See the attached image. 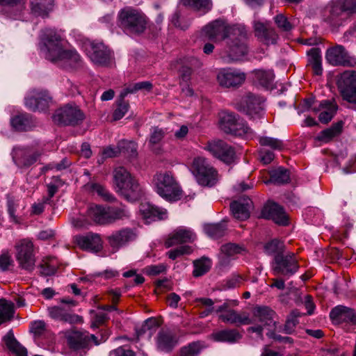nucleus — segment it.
<instances>
[{"label":"nucleus","mask_w":356,"mask_h":356,"mask_svg":"<svg viewBox=\"0 0 356 356\" xmlns=\"http://www.w3.org/2000/svg\"><path fill=\"white\" fill-rule=\"evenodd\" d=\"M110 356H136V354L132 350L120 346L113 350Z\"/></svg>","instance_id":"nucleus-64"},{"label":"nucleus","mask_w":356,"mask_h":356,"mask_svg":"<svg viewBox=\"0 0 356 356\" xmlns=\"http://www.w3.org/2000/svg\"><path fill=\"white\" fill-rule=\"evenodd\" d=\"M241 118L234 113L222 112L220 114L219 126L225 133L230 134L233 127Z\"/></svg>","instance_id":"nucleus-33"},{"label":"nucleus","mask_w":356,"mask_h":356,"mask_svg":"<svg viewBox=\"0 0 356 356\" xmlns=\"http://www.w3.org/2000/svg\"><path fill=\"white\" fill-rule=\"evenodd\" d=\"M251 205V200L246 197L232 202L230 204V209L235 218L245 220L250 217Z\"/></svg>","instance_id":"nucleus-30"},{"label":"nucleus","mask_w":356,"mask_h":356,"mask_svg":"<svg viewBox=\"0 0 356 356\" xmlns=\"http://www.w3.org/2000/svg\"><path fill=\"white\" fill-rule=\"evenodd\" d=\"M67 342L71 349L77 350L89 347L92 343L99 345L97 337L88 332L70 330L65 333Z\"/></svg>","instance_id":"nucleus-16"},{"label":"nucleus","mask_w":356,"mask_h":356,"mask_svg":"<svg viewBox=\"0 0 356 356\" xmlns=\"http://www.w3.org/2000/svg\"><path fill=\"white\" fill-rule=\"evenodd\" d=\"M78 246L83 250L91 252H99L102 248V240L97 234L89 233L78 236L76 239Z\"/></svg>","instance_id":"nucleus-26"},{"label":"nucleus","mask_w":356,"mask_h":356,"mask_svg":"<svg viewBox=\"0 0 356 356\" xmlns=\"http://www.w3.org/2000/svg\"><path fill=\"white\" fill-rule=\"evenodd\" d=\"M165 265L160 264L158 265H150L146 266L144 269V272L147 275L155 276L165 272Z\"/></svg>","instance_id":"nucleus-63"},{"label":"nucleus","mask_w":356,"mask_h":356,"mask_svg":"<svg viewBox=\"0 0 356 356\" xmlns=\"http://www.w3.org/2000/svg\"><path fill=\"white\" fill-rule=\"evenodd\" d=\"M326 10L329 11L331 18L341 14L353 15L356 13V1H331Z\"/></svg>","instance_id":"nucleus-28"},{"label":"nucleus","mask_w":356,"mask_h":356,"mask_svg":"<svg viewBox=\"0 0 356 356\" xmlns=\"http://www.w3.org/2000/svg\"><path fill=\"white\" fill-rule=\"evenodd\" d=\"M259 143L262 147H268L275 150H281L284 147L282 140L271 137H261Z\"/></svg>","instance_id":"nucleus-55"},{"label":"nucleus","mask_w":356,"mask_h":356,"mask_svg":"<svg viewBox=\"0 0 356 356\" xmlns=\"http://www.w3.org/2000/svg\"><path fill=\"white\" fill-rule=\"evenodd\" d=\"M337 86L343 99L356 107V72L346 71L342 73Z\"/></svg>","instance_id":"nucleus-12"},{"label":"nucleus","mask_w":356,"mask_h":356,"mask_svg":"<svg viewBox=\"0 0 356 356\" xmlns=\"http://www.w3.org/2000/svg\"><path fill=\"white\" fill-rule=\"evenodd\" d=\"M140 211L146 218H157L159 220H163L167 218V211L165 209L152 204L141 205Z\"/></svg>","instance_id":"nucleus-40"},{"label":"nucleus","mask_w":356,"mask_h":356,"mask_svg":"<svg viewBox=\"0 0 356 356\" xmlns=\"http://www.w3.org/2000/svg\"><path fill=\"white\" fill-rule=\"evenodd\" d=\"M205 35L213 41L223 40L237 33L242 38L246 34V29L241 24L229 26L225 20L216 19L204 28Z\"/></svg>","instance_id":"nucleus-7"},{"label":"nucleus","mask_w":356,"mask_h":356,"mask_svg":"<svg viewBox=\"0 0 356 356\" xmlns=\"http://www.w3.org/2000/svg\"><path fill=\"white\" fill-rule=\"evenodd\" d=\"M113 177L114 188L119 195L129 201H135L141 196L138 181L125 168H116Z\"/></svg>","instance_id":"nucleus-3"},{"label":"nucleus","mask_w":356,"mask_h":356,"mask_svg":"<svg viewBox=\"0 0 356 356\" xmlns=\"http://www.w3.org/2000/svg\"><path fill=\"white\" fill-rule=\"evenodd\" d=\"M51 101V97L46 91L33 90L25 98L26 107L33 111H44Z\"/></svg>","instance_id":"nucleus-22"},{"label":"nucleus","mask_w":356,"mask_h":356,"mask_svg":"<svg viewBox=\"0 0 356 356\" xmlns=\"http://www.w3.org/2000/svg\"><path fill=\"white\" fill-rule=\"evenodd\" d=\"M120 97L121 99L119 101L117 108L113 111V118L114 120H118L122 118L127 113L129 108L128 102L124 101V98L121 96Z\"/></svg>","instance_id":"nucleus-58"},{"label":"nucleus","mask_w":356,"mask_h":356,"mask_svg":"<svg viewBox=\"0 0 356 356\" xmlns=\"http://www.w3.org/2000/svg\"><path fill=\"white\" fill-rule=\"evenodd\" d=\"M54 4L51 1H32L31 10L38 16L46 17L53 10Z\"/></svg>","instance_id":"nucleus-48"},{"label":"nucleus","mask_w":356,"mask_h":356,"mask_svg":"<svg viewBox=\"0 0 356 356\" xmlns=\"http://www.w3.org/2000/svg\"><path fill=\"white\" fill-rule=\"evenodd\" d=\"M192 251L191 247L188 245H181L175 249L170 250L168 252L167 254L170 259L175 260L181 255L191 254Z\"/></svg>","instance_id":"nucleus-59"},{"label":"nucleus","mask_w":356,"mask_h":356,"mask_svg":"<svg viewBox=\"0 0 356 356\" xmlns=\"http://www.w3.org/2000/svg\"><path fill=\"white\" fill-rule=\"evenodd\" d=\"M88 213L95 222L100 225L110 224L115 220H122L129 216L128 211L124 206L105 208L99 205H94L89 208Z\"/></svg>","instance_id":"nucleus-9"},{"label":"nucleus","mask_w":356,"mask_h":356,"mask_svg":"<svg viewBox=\"0 0 356 356\" xmlns=\"http://www.w3.org/2000/svg\"><path fill=\"white\" fill-rule=\"evenodd\" d=\"M233 129L234 131L230 133L233 136L243 137L246 139L252 138L254 136L253 130L241 119L238 121Z\"/></svg>","instance_id":"nucleus-46"},{"label":"nucleus","mask_w":356,"mask_h":356,"mask_svg":"<svg viewBox=\"0 0 356 356\" xmlns=\"http://www.w3.org/2000/svg\"><path fill=\"white\" fill-rule=\"evenodd\" d=\"M265 249L268 254L275 256L278 254H283L284 245L282 241L274 239L266 244Z\"/></svg>","instance_id":"nucleus-57"},{"label":"nucleus","mask_w":356,"mask_h":356,"mask_svg":"<svg viewBox=\"0 0 356 356\" xmlns=\"http://www.w3.org/2000/svg\"><path fill=\"white\" fill-rule=\"evenodd\" d=\"M262 218L272 220L276 224L286 225L289 222V218L284 211V209L273 202H268L263 207L261 213Z\"/></svg>","instance_id":"nucleus-20"},{"label":"nucleus","mask_w":356,"mask_h":356,"mask_svg":"<svg viewBox=\"0 0 356 356\" xmlns=\"http://www.w3.org/2000/svg\"><path fill=\"white\" fill-rule=\"evenodd\" d=\"M194 270L193 275L195 277L202 276L207 273L211 268V261L208 259H202L194 262Z\"/></svg>","instance_id":"nucleus-53"},{"label":"nucleus","mask_w":356,"mask_h":356,"mask_svg":"<svg viewBox=\"0 0 356 356\" xmlns=\"http://www.w3.org/2000/svg\"><path fill=\"white\" fill-rule=\"evenodd\" d=\"M262 180L265 184H283L289 180V172L287 170L279 167L268 172H264Z\"/></svg>","instance_id":"nucleus-31"},{"label":"nucleus","mask_w":356,"mask_h":356,"mask_svg":"<svg viewBox=\"0 0 356 356\" xmlns=\"http://www.w3.org/2000/svg\"><path fill=\"white\" fill-rule=\"evenodd\" d=\"M17 259L22 268L31 270L35 265L33 243L27 239L21 240L15 245Z\"/></svg>","instance_id":"nucleus-17"},{"label":"nucleus","mask_w":356,"mask_h":356,"mask_svg":"<svg viewBox=\"0 0 356 356\" xmlns=\"http://www.w3.org/2000/svg\"><path fill=\"white\" fill-rule=\"evenodd\" d=\"M273 270L276 275H286L289 272L288 254H278L275 256Z\"/></svg>","instance_id":"nucleus-39"},{"label":"nucleus","mask_w":356,"mask_h":356,"mask_svg":"<svg viewBox=\"0 0 356 356\" xmlns=\"http://www.w3.org/2000/svg\"><path fill=\"white\" fill-rule=\"evenodd\" d=\"M293 293V300L298 305H304L305 307L307 309V314L312 315L314 313L315 305L312 300V297L306 295L302 298L299 290L295 287L291 286V293Z\"/></svg>","instance_id":"nucleus-38"},{"label":"nucleus","mask_w":356,"mask_h":356,"mask_svg":"<svg viewBox=\"0 0 356 356\" xmlns=\"http://www.w3.org/2000/svg\"><path fill=\"white\" fill-rule=\"evenodd\" d=\"M330 316L333 320L356 325V312L353 309L342 305H338L333 308L330 313Z\"/></svg>","instance_id":"nucleus-32"},{"label":"nucleus","mask_w":356,"mask_h":356,"mask_svg":"<svg viewBox=\"0 0 356 356\" xmlns=\"http://www.w3.org/2000/svg\"><path fill=\"white\" fill-rule=\"evenodd\" d=\"M204 149L227 165L234 163L236 159L235 148L222 140L209 141Z\"/></svg>","instance_id":"nucleus-11"},{"label":"nucleus","mask_w":356,"mask_h":356,"mask_svg":"<svg viewBox=\"0 0 356 356\" xmlns=\"http://www.w3.org/2000/svg\"><path fill=\"white\" fill-rule=\"evenodd\" d=\"M216 80L218 85L223 88L236 89L245 83L246 74L237 68H222L218 72Z\"/></svg>","instance_id":"nucleus-10"},{"label":"nucleus","mask_w":356,"mask_h":356,"mask_svg":"<svg viewBox=\"0 0 356 356\" xmlns=\"http://www.w3.org/2000/svg\"><path fill=\"white\" fill-rule=\"evenodd\" d=\"M11 124L17 131H27L31 128L32 122L28 114L23 113L14 116L11 119Z\"/></svg>","instance_id":"nucleus-43"},{"label":"nucleus","mask_w":356,"mask_h":356,"mask_svg":"<svg viewBox=\"0 0 356 356\" xmlns=\"http://www.w3.org/2000/svg\"><path fill=\"white\" fill-rule=\"evenodd\" d=\"M76 305V302L68 298L60 299L59 305L49 307L48 314L54 320L70 324H79L83 323L81 316L73 312V307Z\"/></svg>","instance_id":"nucleus-8"},{"label":"nucleus","mask_w":356,"mask_h":356,"mask_svg":"<svg viewBox=\"0 0 356 356\" xmlns=\"http://www.w3.org/2000/svg\"><path fill=\"white\" fill-rule=\"evenodd\" d=\"M204 348L202 342L194 341L182 347L175 356H197Z\"/></svg>","instance_id":"nucleus-45"},{"label":"nucleus","mask_w":356,"mask_h":356,"mask_svg":"<svg viewBox=\"0 0 356 356\" xmlns=\"http://www.w3.org/2000/svg\"><path fill=\"white\" fill-rule=\"evenodd\" d=\"M213 338L216 341L234 343L241 338L236 330H224L213 334Z\"/></svg>","instance_id":"nucleus-41"},{"label":"nucleus","mask_w":356,"mask_h":356,"mask_svg":"<svg viewBox=\"0 0 356 356\" xmlns=\"http://www.w3.org/2000/svg\"><path fill=\"white\" fill-rule=\"evenodd\" d=\"M86 51L91 61L97 65L106 66L111 60L110 49L102 42H90Z\"/></svg>","instance_id":"nucleus-18"},{"label":"nucleus","mask_w":356,"mask_h":356,"mask_svg":"<svg viewBox=\"0 0 356 356\" xmlns=\"http://www.w3.org/2000/svg\"><path fill=\"white\" fill-rule=\"evenodd\" d=\"M171 24L181 30H186L191 24L189 19H186L180 11H177L171 18Z\"/></svg>","instance_id":"nucleus-52"},{"label":"nucleus","mask_w":356,"mask_h":356,"mask_svg":"<svg viewBox=\"0 0 356 356\" xmlns=\"http://www.w3.org/2000/svg\"><path fill=\"white\" fill-rule=\"evenodd\" d=\"M45 48V58L58 67L65 70H75L82 66V60L73 48L66 46L64 39L56 31L45 29L42 35Z\"/></svg>","instance_id":"nucleus-2"},{"label":"nucleus","mask_w":356,"mask_h":356,"mask_svg":"<svg viewBox=\"0 0 356 356\" xmlns=\"http://www.w3.org/2000/svg\"><path fill=\"white\" fill-rule=\"evenodd\" d=\"M264 99L259 96L252 93L248 94L243 100L242 109L250 118L255 119L260 118L262 112V103Z\"/></svg>","instance_id":"nucleus-25"},{"label":"nucleus","mask_w":356,"mask_h":356,"mask_svg":"<svg viewBox=\"0 0 356 356\" xmlns=\"http://www.w3.org/2000/svg\"><path fill=\"white\" fill-rule=\"evenodd\" d=\"M176 335L168 330H160L156 338L157 348L163 352L171 351L177 343Z\"/></svg>","instance_id":"nucleus-29"},{"label":"nucleus","mask_w":356,"mask_h":356,"mask_svg":"<svg viewBox=\"0 0 356 356\" xmlns=\"http://www.w3.org/2000/svg\"><path fill=\"white\" fill-rule=\"evenodd\" d=\"M15 314V304L6 299H0V325L11 321Z\"/></svg>","instance_id":"nucleus-34"},{"label":"nucleus","mask_w":356,"mask_h":356,"mask_svg":"<svg viewBox=\"0 0 356 356\" xmlns=\"http://www.w3.org/2000/svg\"><path fill=\"white\" fill-rule=\"evenodd\" d=\"M254 31L255 36L260 42L268 45L276 43L278 35L270 22H254Z\"/></svg>","instance_id":"nucleus-23"},{"label":"nucleus","mask_w":356,"mask_h":356,"mask_svg":"<svg viewBox=\"0 0 356 356\" xmlns=\"http://www.w3.org/2000/svg\"><path fill=\"white\" fill-rule=\"evenodd\" d=\"M343 127V122H338L334 124L332 127L322 131L318 136V139L321 141L327 143L333 138L339 135L341 132Z\"/></svg>","instance_id":"nucleus-42"},{"label":"nucleus","mask_w":356,"mask_h":356,"mask_svg":"<svg viewBox=\"0 0 356 356\" xmlns=\"http://www.w3.org/2000/svg\"><path fill=\"white\" fill-rule=\"evenodd\" d=\"M6 347L15 356H27V350L14 337L13 333H8L3 338Z\"/></svg>","instance_id":"nucleus-37"},{"label":"nucleus","mask_w":356,"mask_h":356,"mask_svg":"<svg viewBox=\"0 0 356 356\" xmlns=\"http://www.w3.org/2000/svg\"><path fill=\"white\" fill-rule=\"evenodd\" d=\"M135 234L131 229L126 228L113 232L107 237V241L113 250H118L128 242L133 241Z\"/></svg>","instance_id":"nucleus-27"},{"label":"nucleus","mask_w":356,"mask_h":356,"mask_svg":"<svg viewBox=\"0 0 356 356\" xmlns=\"http://www.w3.org/2000/svg\"><path fill=\"white\" fill-rule=\"evenodd\" d=\"M246 280V277L239 274H233L226 281V286L229 289L236 288L241 286L243 282Z\"/></svg>","instance_id":"nucleus-61"},{"label":"nucleus","mask_w":356,"mask_h":356,"mask_svg":"<svg viewBox=\"0 0 356 356\" xmlns=\"http://www.w3.org/2000/svg\"><path fill=\"white\" fill-rule=\"evenodd\" d=\"M237 305V301L225 302L216 309L220 313L219 319L225 323L236 326L254 324L248 328V332H256L263 339V330L266 328L267 336L278 341H288L287 337H282L277 334L280 332V327L273 321L274 312L267 307H257L253 312V316L250 318L245 312H238L234 309Z\"/></svg>","instance_id":"nucleus-1"},{"label":"nucleus","mask_w":356,"mask_h":356,"mask_svg":"<svg viewBox=\"0 0 356 356\" xmlns=\"http://www.w3.org/2000/svg\"><path fill=\"white\" fill-rule=\"evenodd\" d=\"M152 88V84L149 81H142L135 83L134 86H130L125 88L124 92H122L120 96L122 98L129 94L134 93L138 90H144L147 91H149Z\"/></svg>","instance_id":"nucleus-56"},{"label":"nucleus","mask_w":356,"mask_h":356,"mask_svg":"<svg viewBox=\"0 0 356 356\" xmlns=\"http://www.w3.org/2000/svg\"><path fill=\"white\" fill-rule=\"evenodd\" d=\"M8 211L13 222L19 223L21 220L16 214L17 209L19 207V200L13 195H8Z\"/></svg>","instance_id":"nucleus-51"},{"label":"nucleus","mask_w":356,"mask_h":356,"mask_svg":"<svg viewBox=\"0 0 356 356\" xmlns=\"http://www.w3.org/2000/svg\"><path fill=\"white\" fill-rule=\"evenodd\" d=\"M205 233L211 238H218L223 236L227 230L225 222L206 225L204 227Z\"/></svg>","instance_id":"nucleus-47"},{"label":"nucleus","mask_w":356,"mask_h":356,"mask_svg":"<svg viewBox=\"0 0 356 356\" xmlns=\"http://www.w3.org/2000/svg\"><path fill=\"white\" fill-rule=\"evenodd\" d=\"M137 147V144L133 141L122 140L119 143L120 152L127 154L131 158L136 157Z\"/></svg>","instance_id":"nucleus-54"},{"label":"nucleus","mask_w":356,"mask_h":356,"mask_svg":"<svg viewBox=\"0 0 356 356\" xmlns=\"http://www.w3.org/2000/svg\"><path fill=\"white\" fill-rule=\"evenodd\" d=\"M190 170L197 182L202 186H214L220 178L217 169L209 162L207 159L202 156L193 159Z\"/></svg>","instance_id":"nucleus-5"},{"label":"nucleus","mask_w":356,"mask_h":356,"mask_svg":"<svg viewBox=\"0 0 356 356\" xmlns=\"http://www.w3.org/2000/svg\"><path fill=\"white\" fill-rule=\"evenodd\" d=\"M195 239L196 235L191 229L186 227H179L166 239L165 246L168 248L178 244L191 243Z\"/></svg>","instance_id":"nucleus-24"},{"label":"nucleus","mask_w":356,"mask_h":356,"mask_svg":"<svg viewBox=\"0 0 356 356\" xmlns=\"http://www.w3.org/2000/svg\"><path fill=\"white\" fill-rule=\"evenodd\" d=\"M247 35V33L245 34ZM232 36H237L236 41H232L228 44L225 54L222 57L227 61H238L240 60L244 55L247 54V47L243 42L246 36L242 38L238 33L233 35Z\"/></svg>","instance_id":"nucleus-19"},{"label":"nucleus","mask_w":356,"mask_h":356,"mask_svg":"<svg viewBox=\"0 0 356 356\" xmlns=\"http://www.w3.org/2000/svg\"><path fill=\"white\" fill-rule=\"evenodd\" d=\"M325 59L333 66L352 67L356 64V60L349 55L343 46L340 44L327 49Z\"/></svg>","instance_id":"nucleus-15"},{"label":"nucleus","mask_w":356,"mask_h":356,"mask_svg":"<svg viewBox=\"0 0 356 356\" xmlns=\"http://www.w3.org/2000/svg\"><path fill=\"white\" fill-rule=\"evenodd\" d=\"M84 118L83 113L78 106L67 104L56 111L53 120L58 124L76 125L81 122Z\"/></svg>","instance_id":"nucleus-13"},{"label":"nucleus","mask_w":356,"mask_h":356,"mask_svg":"<svg viewBox=\"0 0 356 356\" xmlns=\"http://www.w3.org/2000/svg\"><path fill=\"white\" fill-rule=\"evenodd\" d=\"M314 103L312 99H304L302 107L304 109L312 108L314 113H318V120L321 123L327 124L331 121L337 113V104L330 100H323L318 106H314Z\"/></svg>","instance_id":"nucleus-14"},{"label":"nucleus","mask_w":356,"mask_h":356,"mask_svg":"<svg viewBox=\"0 0 356 356\" xmlns=\"http://www.w3.org/2000/svg\"><path fill=\"white\" fill-rule=\"evenodd\" d=\"M154 184L156 193L169 202L181 199V190L171 172H160L154 177Z\"/></svg>","instance_id":"nucleus-6"},{"label":"nucleus","mask_w":356,"mask_h":356,"mask_svg":"<svg viewBox=\"0 0 356 356\" xmlns=\"http://www.w3.org/2000/svg\"><path fill=\"white\" fill-rule=\"evenodd\" d=\"M308 62L316 75H321L323 72L321 65V51L318 47H312L307 51Z\"/></svg>","instance_id":"nucleus-36"},{"label":"nucleus","mask_w":356,"mask_h":356,"mask_svg":"<svg viewBox=\"0 0 356 356\" xmlns=\"http://www.w3.org/2000/svg\"><path fill=\"white\" fill-rule=\"evenodd\" d=\"M46 330V324L43 321H35L31 323L30 332L35 336L42 335Z\"/></svg>","instance_id":"nucleus-62"},{"label":"nucleus","mask_w":356,"mask_h":356,"mask_svg":"<svg viewBox=\"0 0 356 356\" xmlns=\"http://www.w3.org/2000/svg\"><path fill=\"white\" fill-rule=\"evenodd\" d=\"M254 79L262 87L269 89L272 88L275 79L274 73L272 70H255L252 72Z\"/></svg>","instance_id":"nucleus-35"},{"label":"nucleus","mask_w":356,"mask_h":356,"mask_svg":"<svg viewBox=\"0 0 356 356\" xmlns=\"http://www.w3.org/2000/svg\"><path fill=\"white\" fill-rule=\"evenodd\" d=\"M220 251L226 257H232L236 254L245 252V248L236 243H227L221 246Z\"/></svg>","instance_id":"nucleus-49"},{"label":"nucleus","mask_w":356,"mask_h":356,"mask_svg":"<svg viewBox=\"0 0 356 356\" xmlns=\"http://www.w3.org/2000/svg\"><path fill=\"white\" fill-rule=\"evenodd\" d=\"M59 267V261L56 257H47L42 259L40 268L44 275H54Z\"/></svg>","instance_id":"nucleus-44"},{"label":"nucleus","mask_w":356,"mask_h":356,"mask_svg":"<svg viewBox=\"0 0 356 356\" xmlns=\"http://www.w3.org/2000/svg\"><path fill=\"white\" fill-rule=\"evenodd\" d=\"M161 325V321L156 318H149L142 325L141 328L138 330V336L148 332V337H150L152 332L159 327Z\"/></svg>","instance_id":"nucleus-50"},{"label":"nucleus","mask_w":356,"mask_h":356,"mask_svg":"<svg viewBox=\"0 0 356 356\" xmlns=\"http://www.w3.org/2000/svg\"><path fill=\"white\" fill-rule=\"evenodd\" d=\"M118 25L127 34H140L147 28V17L139 9L125 7L118 13Z\"/></svg>","instance_id":"nucleus-4"},{"label":"nucleus","mask_w":356,"mask_h":356,"mask_svg":"<svg viewBox=\"0 0 356 356\" xmlns=\"http://www.w3.org/2000/svg\"><path fill=\"white\" fill-rule=\"evenodd\" d=\"M210 1H184L183 6L185 8H191L193 10L200 11L203 8L202 13H207L210 8H207L209 6Z\"/></svg>","instance_id":"nucleus-60"},{"label":"nucleus","mask_w":356,"mask_h":356,"mask_svg":"<svg viewBox=\"0 0 356 356\" xmlns=\"http://www.w3.org/2000/svg\"><path fill=\"white\" fill-rule=\"evenodd\" d=\"M39 153L32 147H15L13 151V158L19 167H29L39 158Z\"/></svg>","instance_id":"nucleus-21"}]
</instances>
